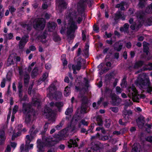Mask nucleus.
I'll use <instances>...</instances> for the list:
<instances>
[{
    "mask_svg": "<svg viewBox=\"0 0 152 152\" xmlns=\"http://www.w3.org/2000/svg\"><path fill=\"white\" fill-rule=\"evenodd\" d=\"M48 26L49 30L50 31H52L53 30L55 29L56 26V24L54 22H49L48 23Z\"/></svg>",
    "mask_w": 152,
    "mask_h": 152,
    "instance_id": "obj_26",
    "label": "nucleus"
},
{
    "mask_svg": "<svg viewBox=\"0 0 152 152\" xmlns=\"http://www.w3.org/2000/svg\"><path fill=\"white\" fill-rule=\"evenodd\" d=\"M144 70H152V63H149L147 65V67L144 69Z\"/></svg>",
    "mask_w": 152,
    "mask_h": 152,
    "instance_id": "obj_44",
    "label": "nucleus"
},
{
    "mask_svg": "<svg viewBox=\"0 0 152 152\" xmlns=\"http://www.w3.org/2000/svg\"><path fill=\"white\" fill-rule=\"evenodd\" d=\"M56 3L57 5H58V8L56 7L57 9L59 10L60 12V9L65 8L67 5V4L65 2L64 0H56Z\"/></svg>",
    "mask_w": 152,
    "mask_h": 152,
    "instance_id": "obj_13",
    "label": "nucleus"
},
{
    "mask_svg": "<svg viewBox=\"0 0 152 152\" xmlns=\"http://www.w3.org/2000/svg\"><path fill=\"white\" fill-rule=\"evenodd\" d=\"M121 86L122 88H125L127 85V83L125 80V79L124 78L122 80L121 83Z\"/></svg>",
    "mask_w": 152,
    "mask_h": 152,
    "instance_id": "obj_40",
    "label": "nucleus"
},
{
    "mask_svg": "<svg viewBox=\"0 0 152 152\" xmlns=\"http://www.w3.org/2000/svg\"><path fill=\"white\" fill-rule=\"evenodd\" d=\"M22 84L21 83H19L18 84V88L19 92V97H20V101H22L26 100L27 97V95L24 96L23 98H22Z\"/></svg>",
    "mask_w": 152,
    "mask_h": 152,
    "instance_id": "obj_16",
    "label": "nucleus"
},
{
    "mask_svg": "<svg viewBox=\"0 0 152 152\" xmlns=\"http://www.w3.org/2000/svg\"><path fill=\"white\" fill-rule=\"evenodd\" d=\"M93 30L96 32H98L99 31V27L96 25H94L93 27Z\"/></svg>",
    "mask_w": 152,
    "mask_h": 152,
    "instance_id": "obj_58",
    "label": "nucleus"
},
{
    "mask_svg": "<svg viewBox=\"0 0 152 152\" xmlns=\"http://www.w3.org/2000/svg\"><path fill=\"white\" fill-rule=\"evenodd\" d=\"M145 0H140V2L139 3V6L141 7H142V5H144V2L145 1Z\"/></svg>",
    "mask_w": 152,
    "mask_h": 152,
    "instance_id": "obj_59",
    "label": "nucleus"
},
{
    "mask_svg": "<svg viewBox=\"0 0 152 152\" xmlns=\"http://www.w3.org/2000/svg\"><path fill=\"white\" fill-rule=\"evenodd\" d=\"M146 12L148 13H150L152 12V3L148 6L146 10Z\"/></svg>",
    "mask_w": 152,
    "mask_h": 152,
    "instance_id": "obj_42",
    "label": "nucleus"
},
{
    "mask_svg": "<svg viewBox=\"0 0 152 152\" xmlns=\"http://www.w3.org/2000/svg\"><path fill=\"white\" fill-rule=\"evenodd\" d=\"M110 121L109 120H107L106 121V124H105V126L107 127L108 128L110 125Z\"/></svg>",
    "mask_w": 152,
    "mask_h": 152,
    "instance_id": "obj_54",
    "label": "nucleus"
},
{
    "mask_svg": "<svg viewBox=\"0 0 152 152\" xmlns=\"http://www.w3.org/2000/svg\"><path fill=\"white\" fill-rule=\"evenodd\" d=\"M33 25L35 29L42 30L45 27V21L43 18L36 19L34 22Z\"/></svg>",
    "mask_w": 152,
    "mask_h": 152,
    "instance_id": "obj_10",
    "label": "nucleus"
},
{
    "mask_svg": "<svg viewBox=\"0 0 152 152\" xmlns=\"http://www.w3.org/2000/svg\"><path fill=\"white\" fill-rule=\"evenodd\" d=\"M96 121L98 125L99 126H102L103 124V121L101 116H97L96 118Z\"/></svg>",
    "mask_w": 152,
    "mask_h": 152,
    "instance_id": "obj_35",
    "label": "nucleus"
},
{
    "mask_svg": "<svg viewBox=\"0 0 152 152\" xmlns=\"http://www.w3.org/2000/svg\"><path fill=\"white\" fill-rule=\"evenodd\" d=\"M121 130L119 131H115L113 132V134H114L116 135H118L121 134Z\"/></svg>",
    "mask_w": 152,
    "mask_h": 152,
    "instance_id": "obj_62",
    "label": "nucleus"
},
{
    "mask_svg": "<svg viewBox=\"0 0 152 152\" xmlns=\"http://www.w3.org/2000/svg\"><path fill=\"white\" fill-rule=\"evenodd\" d=\"M63 104L61 102H58L54 103L52 102L49 104L48 106L47 105L44 110L43 115L48 118L49 121L52 122H54L56 119V115L50 109V108L48 107L50 106V107H56L59 108L63 106Z\"/></svg>",
    "mask_w": 152,
    "mask_h": 152,
    "instance_id": "obj_2",
    "label": "nucleus"
},
{
    "mask_svg": "<svg viewBox=\"0 0 152 152\" xmlns=\"http://www.w3.org/2000/svg\"><path fill=\"white\" fill-rule=\"evenodd\" d=\"M29 49L33 51L35 50L36 48L34 46H31L29 47Z\"/></svg>",
    "mask_w": 152,
    "mask_h": 152,
    "instance_id": "obj_64",
    "label": "nucleus"
},
{
    "mask_svg": "<svg viewBox=\"0 0 152 152\" xmlns=\"http://www.w3.org/2000/svg\"><path fill=\"white\" fill-rule=\"evenodd\" d=\"M13 37V35L11 33H10L9 34H8L7 37V38L8 39H11Z\"/></svg>",
    "mask_w": 152,
    "mask_h": 152,
    "instance_id": "obj_63",
    "label": "nucleus"
},
{
    "mask_svg": "<svg viewBox=\"0 0 152 152\" xmlns=\"http://www.w3.org/2000/svg\"><path fill=\"white\" fill-rule=\"evenodd\" d=\"M81 64L80 62H78L76 65H73L72 66V68L73 71V73L74 74L77 73L76 70H79L81 69Z\"/></svg>",
    "mask_w": 152,
    "mask_h": 152,
    "instance_id": "obj_19",
    "label": "nucleus"
},
{
    "mask_svg": "<svg viewBox=\"0 0 152 152\" xmlns=\"http://www.w3.org/2000/svg\"><path fill=\"white\" fill-rule=\"evenodd\" d=\"M123 116L126 121H128L129 116L132 115V112L131 110H125L123 111Z\"/></svg>",
    "mask_w": 152,
    "mask_h": 152,
    "instance_id": "obj_21",
    "label": "nucleus"
},
{
    "mask_svg": "<svg viewBox=\"0 0 152 152\" xmlns=\"http://www.w3.org/2000/svg\"><path fill=\"white\" fill-rule=\"evenodd\" d=\"M87 0H80L77 4V8L78 12L75 13L70 10L66 13L65 21L63 23L67 29V35L68 38H73L74 37V33L77 29V25L75 21H77L80 23L82 18L80 14L83 11L85 5Z\"/></svg>",
    "mask_w": 152,
    "mask_h": 152,
    "instance_id": "obj_1",
    "label": "nucleus"
},
{
    "mask_svg": "<svg viewBox=\"0 0 152 152\" xmlns=\"http://www.w3.org/2000/svg\"><path fill=\"white\" fill-rule=\"evenodd\" d=\"M48 76V73L47 72L43 74L42 78L40 79V81H44L47 80V79Z\"/></svg>",
    "mask_w": 152,
    "mask_h": 152,
    "instance_id": "obj_37",
    "label": "nucleus"
},
{
    "mask_svg": "<svg viewBox=\"0 0 152 152\" xmlns=\"http://www.w3.org/2000/svg\"><path fill=\"white\" fill-rule=\"evenodd\" d=\"M82 100V105L81 108L80 112L81 113H86V104L87 101V98L86 97H83Z\"/></svg>",
    "mask_w": 152,
    "mask_h": 152,
    "instance_id": "obj_17",
    "label": "nucleus"
},
{
    "mask_svg": "<svg viewBox=\"0 0 152 152\" xmlns=\"http://www.w3.org/2000/svg\"><path fill=\"white\" fill-rule=\"evenodd\" d=\"M62 125L63 124L62 123H61L58 125L56 126V128L57 130L60 129L62 127Z\"/></svg>",
    "mask_w": 152,
    "mask_h": 152,
    "instance_id": "obj_60",
    "label": "nucleus"
},
{
    "mask_svg": "<svg viewBox=\"0 0 152 152\" xmlns=\"http://www.w3.org/2000/svg\"><path fill=\"white\" fill-rule=\"evenodd\" d=\"M28 35H24L23 37L20 41L19 47L20 49L23 48L28 41Z\"/></svg>",
    "mask_w": 152,
    "mask_h": 152,
    "instance_id": "obj_14",
    "label": "nucleus"
},
{
    "mask_svg": "<svg viewBox=\"0 0 152 152\" xmlns=\"http://www.w3.org/2000/svg\"><path fill=\"white\" fill-rule=\"evenodd\" d=\"M110 109L112 111L115 113L117 112L118 111V108L116 107H111L110 108Z\"/></svg>",
    "mask_w": 152,
    "mask_h": 152,
    "instance_id": "obj_55",
    "label": "nucleus"
},
{
    "mask_svg": "<svg viewBox=\"0 0 152 152\" xmlns=\"http://www.w3.org/2000/svg\"><path fill=\"white\" fill-rule=\"evenodd\" d=\"M146 140L152 143V136L147 137L146 138Z\"/></svg>",
    "mask_w": 152,
    "mask_h": 152,
    "instance_id": "obj_61",
    "label": "nucleus"
},
{
    "mask_svg": "<svg viewBox=\"0 0 152 152\" xmlns=\"http://www.w3.org/2000/svg\"><path fill=\"white\" fill-rule=\"evenodd\" d=\"M34 129V127H32V128L30 129V136L27 135L26 137V146L27 148L28 149H31L33 148V144H31L29 145H28L30 142L33 139L34 137L33 136V135L34 134H35L37 132V131L36 132V131L33 132V129Z\"/></svg>",
    "mask_w": 152,
    "mask_h": 152,
    "instance_id": "obj_9",
    "label": "nucleus"
},
{
    "mask_svg": "<svg viewBox=\"0 0 152 152\" xmlns=\"http://www.w3.org/2000/svg\"><path fill=\"white\" fill-rule=\"evenodd\" d=\"M32 103L33 105L39 106L40 104V100L35 98L34 96L32 99Z\"/></svg>",
    "mask_w": 152,
    "mask_h": 152,
    "instance_id": "obj_25",
    "label": "nucleus"
},
{
    "mask_svg": "<svg viewBox=\"0 0 152 152\" xmlns=\"http://www.w3.org/2000/svg\"><path fill=\"white\" fill-rule=\"evenodd\" d=\"M100 130H101V131L102 133H105V130L102 127H98L96 129V131H99Z\"/></svg>",
    "mask_w": 152,
    "mask_h": 152,
    "instance_id": "obj_50",
    "label": "nucleus"
},
{
    "mask_svg": "<svg viewBox=\"0 0 152 152\" xmlns=\"http://www.w3.org/2000/svg\"><path fill=\"white\" fill-rule=\"evenodd\" d=\"M143 64V62L142 61H139L136 62L134 66V67L135 68H138L142 66Z\"/></svg>",
    "mask_w": 152,
    "mask_h": 152,
    "instance_id": "obj_38",
    "label": "nucleus"
},
{
    "mask_svg": "<svg viewBox=\"0 0 152 152\" xmlns=\"http://www.w3.org/2000/svg\"><path fill=\"white\" fill-rule=\"evenodd\" d=\"M11 149L10 145H8L5 150V152H11Z\"/></svg>",
    "mask_w": 152,
    "mask_h": 152,
    "instance_id": "obj_56",
    "label": "nucleus"
},
{
    "mask_svg": "<svg viewBox=\"0 0 152 152\" xmlns=\"http://www.w3.org/2000/svg\"><path fill=\"white\" fill-rule=\"evenodd\" d=\"M46 37V34H43V35L41 37H39L38 39L40 40V41L42 42H45V39Z\"/></svg>",
    "mask_w": 152,
    "mask_h": 152,
    "instance_id": "obj_41",
    "label": "nucleus"
},
{
    "mask_svg": "<svg viewBox=\"0 0 152 152\" xmlns=\"http://www.w3.org/2000/svg\"><path fill=\"white\" fill-rule=\"evenodd\" d=\"M6 139L4 132L3 130L0 131V145L2 144Z\"/></svg>",
    "mask_w": 152,
    "mask_h": 152,
    "instance_id": "obj_24",
    "label": "nucleus"
},
{
    "mask_svg": "<svg viewBox=\"0 0 152 152\" xmlns=\"http://www.w3.org/2000/svg\"><path fill=\"white\" fill-rule=\"evenodd\" d=\"M78 139L76 137L71 139L68 142V147L69 148H71L72 147V145H73L74 147H77L78 145L77 141H78Z\"/></svg>",
    "mask_w": 152,
    "mask_h": 152,
    "instance_id": "obj_15",
    "label": "nucleus"
},
{
    "mask_svg": "<svg viewBox=\"0 0 152 152\" xmlns=\"http://www.w3.org/2000/svg\"><path fill=\"white\" fill-rule=\"evenodd\" d=\"M96 137L98 138L99 139L102 140H105L108 139V138L107 136H103L101 137L99 135V134L97 133L96 136H93L91 137L92 139L95 138Z\"/></svg>",
    "mask_w": 152,
    "mask_h": 152,
    "instance_id": "obj_27",
    "label": "nucleus"
},
{
    "mask_svg": "<svg viewBox=\"0 0 152 152\" xmlns=\"http://www.w3.org/2000/svg\"><path fill=\"white\" fill-rule=\"evenodd\" d=\"M111 98L113 104L115 105L118 104V102L121 100L120 99L118 98L115 95L112 96Z\"/></svg>",
    "mask_w": 152,
    "mask_h": 152,
    "instance_id": "obj_29",
    "label": "nucleus"
},
{
    "mask_svg": "<svg viewBox=\"0 0 152 152\" xmlns=\"http://www.w3.org/2000/svg\"><path fill=\"white\" fill-rule=\"evenodd\" d=\"M56 90V88L54 85L53 84L51 85L47 90V91L49 92V94H47V96L50 98L52 96H53V93Z\"/></svg>",
    "mask_w": 152,
    "mask_h": 152,
    "instance_id": "obj_18",
    "label": "nucleus"
},
{
    "mask_svg": "<svg viewBox=\"0 0 152 152\" xmlns=\"http://www.w3.org/2000/svg\"><path fill=\"white\" fill-rule=\"evenodd\" d=\"M23 27L25 29H26L28 31H30L31 29V25H24L23 26Z\"/></svg>",
    "mask_w": 152,
    "mask_h": 152,
    "instance_id": "obj_45",
    "label": "nucleus"
},
{
    "mask_svg": "<svg viewBox=\"0 0 152 152\" xmlns=\"http://www.w3.org/2000/svg\"><path fill=\"white\" fill-rule=\"evenodd\" d=\"M149 44L148 43L145 42H143V47L144 52L146 54V56L145 57V58L148 60H149L152 58V55L149 53L148 51V49Z\"/></svg>",
    "mask_w": 152,
    "mask_h": 152,
    "instance_id": "obj_12",
    "label": "nucleus"
},
{
    "mask_svg": "<svg viewBox=\"0 0 152 152\" xmlns=\"http://www.w3.org/2000/svg\"><path fill=\"white\" fill-rule=\"evenodd\" d=\"M23 112L25 114V122L28 125H31L32 121L34 118L35 111L31 107L29 104H23Z\"/></svg>",
    "mask_w": 152,
    "mask_h": 152,
    "instance_id": "obj_4",
    "label": "nucleus"
},
{
    "mask_svg": "<svg viewBox=\"0 0 152 152\" xmlns=\"http://www.w3.org/2000/svg\"><path fill=\"white\" fill-rule=\"evenodd\" d=\"M20 60V58L15 53H13L9 56L7 63V65L10 66V65L13 64L19 61Z\"/></svg>",
    "mask_w": 152,
    "mask_h": 152,
    "instance_id": "obj_11",
    "label": "nucleus"
},
{
    "mask_svg": "<svg viewBox=\"0 0 152 152\" xmlns=\"http://www.w3.org/2000/svg\"><path fill=\"white\" fill-rule=\"evenodd\" d=\"M39 73L38 72V69L37 68L35 67L33 70L31 76L32 78L34 77L35 76H37Z\"/></svg>",
    "mask_w": 152,
    "mask_h": 152,
    "instance_id": "obj_33",
    "label": "nucleus"
},
{
    "mask_svg": "<svg viewBox=\"0 0 152 152\" xmlns=\"http://www.w3.org/2000/svg\"><path fill=\"white\" fill-rule=\"evenodd\" d=\"M64 93L65 96H68L70 93V87L68 86L66 87L65 88Z\"/></svg>",
    "mask_w": 152,
    "mask_h": 152,
    "instance_id": "obj_32",
    "label": "nucleus"
},
{
    "mask_svg": "<svg viewBox=\"0 0 152 152\" xmlns=\"http://www.w3.org/2000/svg\"><path fill=\"white\" fill-rule=\"evenodd\" d=\"M53 39L55 41H57L60 40V39L58 35H56L53 37Z\"/></svg>",
    "mask_w": 152,
    "mask_h": 152,
    "instance_id": "obj_52",
    "label": "nucleus"
},
{
    "mask_svg": "<svg viewBox=\"0 0 152 152\" xmlns=\"http://www.w3.org/2000/svg\"><path fill=\"white\" fill-rule=\"evenodd\" d=\"M6 81V80L5 78L3 79L1 83V88H4L5 86V83Z\"/></svg>",
    "mask_w": 152,
    "mask_h": 152,
    "instance_id": "obj_46",
    "label": "nucleus"
},
{
    "mask_svg": "<svg viewBox=\"0 0 152 152\" xmlns=\"http://www.w3.org/2000/svg\"><path fill=\"white\" fill-rule=\"evenodd\" d=\"M17 143L15 142H11L10 143V145L11 147L14 149L16 147Z\"/></svg>",
    "mask_w": 152,
    "mask_h": 152,
    "instance_id": "obj_47",
    "label": "nucleus"
},
{
    "mask_svg": "<svg viewBox=\"0 0 152 152\" xmlns=\"http://www.w3.org/2000/svg\"><path fill=\"white\" fill-rule=\"evenodd\" d=\"M140 146L138 143H135L134 144L132 150V152H140Z\"/></svg>",
    "mask_w": 152,
    "mask_h": 152,
    "instance_id": "obj_23",
    "label": "nucleus"
},
{
    "mask_svg": "<svg viewBox=\"0 0 152 152\" xmlns=\"http://www.w3.org/2000/svg\"><path fill=\"white\" fill-rule=\"evenodd\" d=\"M144 75L141 76V77H144L140 78L139 77L135 82V84L137 86L142 88H147V91L148 93H150L152 91V87L150 82L149 79L147 77H144Z\"/></svg>",
    "mask_w": 152,
    "mask_h": 152,
    "instance_id": "obj_6",
    "label": "nucleus"
},
{
    "mask_svg": "<svg viewBox=\"0 0 152 152\" xmlns=\"http://www.w3.org/2000/svg\"><path fill=\"white\" fill-rule=\"evenodd\" d=\"M51 67V65L49 64H46L45 65V68L47 70H49Z\"/></svg>",
    "mask_w": 152,
    "mask_h": 152,
    "instance_id": "obj_57",
    "label": "nucleus"
},
{
    "mask_svg": "<svg viewBox=\"0 0 152 152\" xmlns=\"http://www.w3.org/2000/svg\"><path fill=\"white\" fill-rule=\"evenodd\" d=\"M16 128L15 129V132L14 133L13 135L12 136V140H15V137L19 136L21 134V130L19 129L18 130V132H17Z\"/></svg>",
    "mask_w": 152,
    "mask_h": 152,
    "instance_id": "obj_30",
    "label": "nucleus"
},
{
    "mask_svg": "<svg viewBox=\"0 0 152 152\" xmlns=\"http://www.w3.org/2000/svg\"><path fill=\"white\" fill-rule=\"evenodd\" d=\"M143 23V22L142 23H139L137 24V21L135 23H133L132 25L131 26V28L132 30H134L135 28V27L136 28H139L140 27L141 25Z\"/></svg>",
    "mask_w": 152,
    "mask_h": 152,
    "instance_id": "obj_31",
    "label": "nucleus"
},
{
    "mask_svg": "<svg viewBox=\"0 0 152 152\" xmlns=\"http://www.w3.org/2000/svg\"><path fill=\"white\" fill-rule=\"evenodd\" d=\"M59 139H56L55 137L52 138L50 137L46 139L43 137L42 138L43 141L41 142L40 139L37 141V147L38 149V151H43V148L45 146H50L53 145L59 140Z\"/></svg>",
    "mask_w": 152,
    "mask_h": 152,
    "instance_id": "obj_5",
    "label": "nucleus"
},
{
    "mask_svg": "<svg viewBox=\"0 0 152 152\" xmlns=\"http://www.w3.org/2000/svg\"><path fill=\"white\" fill-rule=\"evenodd\" d=\"M35 63V62H33L28 66L27 72H24L22 68H19V74L20 77H22L23 75L24 82L26 85H27L29 81L30 78L29 73L31 71L32 68L34 65Z\"/></svg>",
    "mask_w": 152,
    "mask_h": 152,
    "instance_id": "obj_7",
    "label": "nucleus"
},
{
    "mask_svg": "<svg viewBox=\"0 0 152 152\" xmlns=\"http://www.w3.org/2000/svg\"><path fill=\"white\" fill-rule=\"evenodd\" d=\"M129 27V25L128 23H125L124 27L121 28L120 30L121 32L124 31L127 32L128 29Z\"/></svg>",
    "mask_w": 152,
    "mask_h": 152,
    "instance_id": "obj_34",
    "label": "nucleus"
},
{
    "mask_svg": "<svg viewBox=\"0 0 152 152\" xmlns=\"http://www.w3.org/2000/svg\"><path fill=\"white\" fill-rule=\"evenodd\" d=\"M18 108V107L17 105H15L13 109V114H15L17 112Z\"/></svg>",
    "mask_w": 152,
    "mask_h": 152,
    "instance_id": "obj_48",
    "label": "nucleus"
},
{
    "mask_svg": "<svg viewBox=\"0 0 152 152\" xmlns=\"http://www.w3.org/2000/svg\"><path fill=\"white\" fill-rule=\"evenodd\" d=\"M124 42L120 41L115 43L114 49L117 51H120L122 48Z\"/></svg>",
    "mask_w": 152,
    "mask_h": 152,
    "instance_id": "obj_22",
    "label": "nucleus"
},
{
    "mask_svg": "<svg viewBox=\"0 0 152 152\" xmlns=\"http://www.w3.org/2000/svg\"><path fill=\"white\" fill-rule=\"evenodd\" d=\"M137 122L139 127H142L144 124V117L143 116H140L138 118L137 120Z\"/></svg>",
    "mask_w": 152,
    "mask_h": 152,
    "instance_id": "obj_20",
    "label": "nucleus"
},
{
    "mask_svg": "<svg viewBox=\"0 0 152 152\" xmlns=\"http://www.w3.org/2000/svg\"><path fill=\"white\" fill-rule=\"evenodd\" d=\"M102 98H101L100 100L98 102L97 104H96V103H94L93 104V107L95 109L98 108V107H99V104L101 103V102L102 101Z\"/></svg>",
    "mask_w": 152,
    "mask_h": 152,
    "instance_id": "obj_36",
    "label": "nucleus"
},
{
    "mask_svg": "<svg viewBox=\"0 0 152 152\" xmlns=\"http://www.w3.org/2000/svg\"><path fill=\"white\" fill-rule=\"evenodd\" d=\"M78 117L76 118L75 116H74L72 119L71 125L64 130L63 132L66 131L67 133H74L77 132L81 127V123L84 126H87L88 125V122L83 119L77 125V123L78 121Z\"/></svg>",
    "mask_w": 152,
    "mask_h": 152,
    "instance_id": "obj_3",
    "label": "nucleus"
},
{
    "mask_svg": "<svg viewBox=\"0 0 152 152\" xmlns=\"http://www.w3.org/2000/svg\"><path fill=\"white\" fill-rule=\"evenodd\" d=\"M116 90L117 94H119L121 93L122 90L119 87H117L116 88Z\"/></svg>",
    "mask_w": 152,
    "mask_h": 152,
    "instance_id": "obj_49",
    "label": "nucleus"
},
{
    "mask_svg": "<svg viewBox=\"0 0 152 152\" xmlns=\"http://www.w3.org/2000/svg\"><path fill=\"white\" fill-rule=\"evenodd\" d=\"M9 10L11 13L14 12L16 10L13 7L11 6H9Z\"/></svg>",
    "mask_w": 152,
    "mask_h": 152,
    "instance_id": "obj_53",
    "label": "nucleus"
},
{
    "mask_svg": "<svg viewBox=\"0 0 152 152\" xmlns=\"http://www.w3.org/2000/svg\"><path fill=\"white\" fill-rule=\"evenodd\" d=\"M127 90L129 97L132 98L134 102H138L139 95L134 86L132 85L131 87H129Z\"/></svg>",
    "mask_w": 152,
    "mask_h": 152,
    "instance_id": "obj_8",
    "label": "nucleus"
},
{
    "mask_svg": "<svg viewBox=\"0 0 152 152\" xmlns=\"http://www.w3.org/2000/svg\"><path fill=\"white\" fill-rule=\"evenodd\" d=\"M73 110L72 108H68L65 112V113L66 115H69L73 112Z\"/></svg>",
    "mask_w": 152,
    "mask_h": 152,
    "instance_id": "obj_43",
    "label": "nucleus"
},
{
    "mask_svg": "<svg viewBox=\"0 0 152 152\" xmlns=\"http://www.w3.org/2000/svg\"><path fill=\"white\" fill-rule=\"evenodd\" d=\"M134 12V10L133 9H130L128 11V14L130 16H132V15L133 14Z\"/></svg>",
    "mask_w": 152,
    "mask_h": 152,
    "instance_id": "obj_51",
    "label": "nucleus"
},
{
    "mask_svg": "<svg viewBox=\"0 0 152 152\" xmlns=\"http://www.w3.org/2000/svg\"><path fill=\"white\" fill-rule=\"evenodd\" d=\"M125 17L124 15V14L121 13L120 12L117 13L115 14V19H121L122 20H125Z\"/></svg>",
    "mask_w": 152,
    "mask_h": 152,
    "instance_id": "obj_28",
    "label": "nucleus"
},
{
    "mask_svg": "<svg viewBox=\"0 0 152 152\" xmlns=\"http://www.w3.org/2000/svg\"><path fill=\"white\" fill-rule=\"evenodd\" d=\"M89 47V45L88 43H87L85 46V50L83 51L85 54L86 56H87L88 54Z\"/></svg>",
    "mask_w": 152,
    "mask_h": 152,
    "instance_id": "obj_39",
    "label": "nucleus"
}]
</instances>
